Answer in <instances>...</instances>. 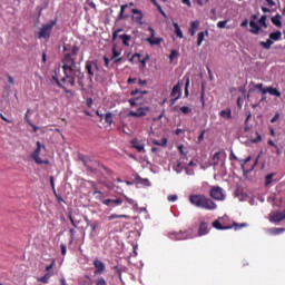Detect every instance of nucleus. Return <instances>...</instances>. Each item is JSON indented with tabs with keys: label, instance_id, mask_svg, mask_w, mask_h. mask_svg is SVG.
<instances>
[{
	"label": "nucleus",
	"instance_id": "9",
	"mask_svg": "<svg viewBox=\"0 0 285 285\" xmlns=\"http://www.w3.org/2000/svg\"><path fill=\"white\" fill-rule=\"evenodd\" d=\"M170 97H171V104H175V101H177V99L181 97V85L177 83L173 88Z\"/></svg>",
	"mask_w": 285,
	"mask_h": 285
},
{
	"label": "nucleus",
	"instance_id": "61",
	"mask_svg": "<svg viewBox=\"0 0 285 285\" xmlns=\"http://www.w3.org/2000/svg\"><path fill=\"white\" fill-rule=\"evenodd\" d=\"M45 277H46L48 281H50V277H52V272H48V273L45 275Z\"/></svg>",
	"mask_w": 285,
	"mask_h": 285
},
{
	"label": "nucleus",
	"instance_id": "64",
	"mask_svg": "<svg viewBox=\"0 0 285 285\" xmlns=\"http://www.w3.org/2000/svg\"><path fill=\"white\" fill-rule=\"evenodd\" d=\"M268 145L273 146L274 148H277V145L273 140H268Z\"/></svg>",
	"mask_w": 285,
	"mask_h": 285
},
{
	"label": "nucleus",
	"instance_id": "16",
	"mask_svg": "<svg viewBox=\"0 0 285 285\" xmlns=\"http://www.w3.org/2000/svg\"><path fill=\"white\" fill-rule=\"evenodd\" d=\"M249 32H252V35H259V30H261V28H259V26H257V22H255V21H249Z\"/></svg>",
	"mask_w": 285,
	"mask_h": 285
},
{
	"label": "nucleus",
	"instance_id": "45",
	"mask_svg": "<svg viewBox=\"0 0 285 285\" xmlns=\"http://www.w3.org/2000/svg\"><path fill=\"white\" fill-rule=\"evenodd\" d=\"M256 139H252V144H257V141H262V135H259V132H256Z\"/></svg>",
	"mask_w": 285,
	"mask_h": 285
},
{
	"label": "nucleus",
	"instance_id": "42",
	"mask_svg": "<svg viewBox=\"0 0 285 285\" xmlns=\"http://www.w3.org/2000/svg\"><path fill=\"white\" fill-rule=\"evenodd\" d=\"M155 6H156L157 10L160 12V14H163V17L166 18L167 17L166 12L164 11V9H161V6L159 3H156Z\"/></svg>",
	"mask_w": 285,
	"mask_h": 285
},
{
	"label": "nucleus",
	"instance_id": "31",
	"mask_svg": "<svg viewBox=\"0 0 285 285\" xmlns=\"http://www.w3.org/2000/svg\"><path fill=\"white\" fill-rule=\"evenodd\" d=\"M213 226H214V228H217V230H226V228H228V227L222 226V224L219 223V220H215V222L213 223Z\"/></svg>",
	"mask_w": 285,
	"mask_h": 285
},
{
	"label": "nucleus",
	"instance_id": "59",
	"mask_svg": "<svg viewBox=\"0 0 285 285\" xmlns=\"http://www.w3.org/2000/svg\"><path fill=\"white\" fill-rule=\"evenodd\" d=\"M129 104H130V106H137V100H135V99H129Z\"/></svg>",
	"mask_w": 285,
	"mask_h": 285
},
{
	"label": "nucleus",
	"instance_id": "28",
	"mask_svg": "<svg viewBox=\"0 0 285 285\" xmlns=\"http://www.w3.org/2000/svg\"><path fill=\"white\" fill-rule=\"evenodd\" d=\"M273 177H275V174H268L265 177V186H271V184H273Z\"/></svg>",
	"mask_w": 285,
	"mask_h": 285
},
{
	"label": "nucleus",
	"instance_id": "6",
	"mask_svg": "<svg viewBox=\"0 0 285 285\" xmlns=\"http://www.w3.org/2000/svg\"><path fill=\"white\" fill-rule=\"evenodd\" d=\"M149 32H151L150 37L146 39V41L150 45V46H161V41H164V39L161 38H155V29H153V27L148 28Z\"/></svg>",
	"mask_w": 285,
	"mask_h": 285
},
{
	"label": "nucleus",
	"instance_id": "58",
	"mask_svg": "<svg viewBox=\"0 0 285 285\" xmlns=\"http://www.w3.org/2000/svg\"><path fill=\"white\" fill-rule=\"evenodd\" d=\"M183 3H185L186 6H188V8H190L193 4L190 3V0H183Z\"/></svg>",
	"mask_w": 285,
	"mask_h": 285
},
{
	"label": "nucleus",
	"instance_id": "32",
	"mask_svg": "<svg viewBox=\"0 0 285 285\" xmlns=\"http://www.w3.org/2000/svg\"><path fill=\"white\" fill-rule=\"evenodd\" d=\"M178 57H179V51L173 49V50L170 51V55H169L170 61H173L174 59H177Z\"/></svg>",
	"mask_w": 285,
	"mask_h": 285
},
{
	"label": "nucleus",
	"instance_id": "19",
	"mask_svg": "<svg viewBox=\"0 0 285 285\" xmlns=\"http://www.w3.org/2000/svg\"><path fill=\"white\" fill-rule=\"evenodd\" d=\"M282 39V31L272 32L269 35L271 41H279Z\"/></svg>",
	"mask_w": 285,
	"mask_h": 285
},
{
	"label": "nucleus",
	"instance_id": "46",
	"mask_svg": "<svg viewBox=\"0 0 285 285\" xmlns=\"http://www.w3.org/2000/svg\"><path fill=\"white\" fill-rule=\"evenodd\" d=\"M255 88H256L257 90H261V92H263V94H264V90H266V88H264V83L255 85Z\"/></svg>",
	"mask_w": 285,
	"mask_h": 285
},
{
	"label": "nucleus",
	"instance_id": "2",
	"mask_svg": "<svg viewBox=\"0 0 285 285\" xmlns=\"http://www.w3.org/2000/svg\"><path fill=\"white\" fill-rule=\"evenodd\" d=\"M41 150H47L46 149V145L42 144L41 141H37L36 142V149L33 150V153L31 154V158L33 159V161L36 164H39V165H48L50 164V160L48 159H42L41 157Z\"/></svg>",
	"mask_w": 285,
	"mask_h": 285
},
{
	"label": "nucleus",
	"instance_id": "11",
	"mask_svg": "<svg viewBox=\"0 0 285 285\" xmlns=\"http://www.w3.org/2000/svg\"><path fill=\"white\" fill-rule=\"evenodd\" d=\"M205 208V210H216L217 209V204H215V202H213L210 198H207L205 196L204 200H203V207Z\"/></svg>",
	"mask_w": 285,
	"mask_h": 285
},
{
	"label": "nucleus",
	"instance_id": "54",
	"mask_svg": "<svg viewBox=\"0 0 285 285\" xmlns=\"http://www.w3.org/2000/svg\"><path fill=\"white\" fill-rule=\"evenodd\" d=\"M7 77H8L9 83L14 85V78H12V76H10V75H8Z\"/></svg>",
	"mask_w": 285,
	"mask_h": 285
},
{
	"label": "nucleus",
	"instance_id": "24",
	"mask_svg": "<svg viewBox=\"0 0 285 285\" xmlns=\"http://www.w3.org/2000/svg\"><path fill=\"white\" fill-rule=\"evenodd\" d=\"M199 235H206L208 233V226L206 223H202L198 230Z\"/></svg>",
	"mask_w": 285,
	"mask_h": 285
},
{
	"label": "nucleus",
	"instance_id": "8",
	"mask_svg": "<svg viewBox=\"0 0 285 285\" xmlns=\"http://www.w3.org/2000/svg\"><path fill=\"white\" fill-rule=\"evenodd\" d=\"M132 12V21H135L136 23H139V26H144V12H141V10L139 9H131Z\"/></svg>",
	"mask_w": 285,
	"mask_h": 285
},
{
	"label": "nucleus",
	"instance_id": "38",
	"mask_svg": "<svg viewBox=\"0 0 285 285\" xmlns=\"http://www.w3.org/2000/svg\"><path fill=\"white\" fill-rule=\"evenodd\" d=\"M188 86H190V78H186L185 97H188Z\"/></svg>",
	"mask_w": 285,
	"mask_h": 285
},
{
	"label": "nucleus",
	"instance_id": "39",
	"mask_svg": "<svg viewBox=\"0 0 285 285\" xmlns=\"http://www.w3.org/2000/svg\"><path fill=\"white\" fill-rule=\"evenodd\" d=\"M177 239H188V235L186 233H179L176 235Z\"/></svg>",
	"mask_w": 285,
	"mask_h": 285
},
{
	"label": "nucleus",
	"instance_id": "12",
	"mask_svg": "<svg viewBox=\"0 0 285 285\" xmlns=\"http://www.w3.org/2000/svg\"><path fill=\"white\" fill-rule=\"evenodd\" d=\"M94 266L96 268L95 275H101V273H104V271H106V264H104V262L96 259L94 262Z\"/></svg>",
	"mask_w": 285,
	"mask_h": 285
},
{
	"label": "nucleus",
	"instance_id": "57",
	"mask_svg": "<svg viewBox=\"0 0 285 285\" xmlns=\"http://www.w3.org/2000/svg\"><path fill=\"white\" fill-rule=\"evenodd\" d=\"M139 63H141L142 68H146V59H139Z\"/></svg>",
	"mask_w": 285,
	"mask_h": 285
},
{
	"label": "nucleus",
	"instance_id": "51",
	"mask_svg": "<svg viewBox=\"0 0 285 285\" xmlns=\"http://www.w3.org/2000/svg\"><path fill=\"white\" fill-rule=\"evenodd\" d=\"M265 1L269 6V8H273V6H275V1L273 0H265Z\"/></svg>",
	"mask_w": 285,
	"mask_h": 285
},
{
	"label": "nucleus",
	"instance_id": "52",
	"mask_svg": "<svg viewBox=\"0 0 285 285\" xmlns=\"http://www.w3.org/2000/svg\"><path fill=\"white\" fill-rule=\"evenodd\" d=\"M277 119H279V114H276L273 118H272V124H275V121H277Z\"/></svg>",
	"mask_w": 285,
	"mask_h": 285
},
{
	"label": "nucleus",
	"instance_id": "26",
	"mask_svg": "<svg viewBox=\"0 0 285 285\" xmlns=\"http://www.w3.org/2000/svg\"><path fill=\"white\" fill-rule=\"evenodd\" d=\"M153 144L155 146H163V147H166L168 145V139L166 138H163L160 141L159 140H154Z\"/></svg>",
	"mask_w": 285,
	"mask_h": 285
},
{
	"label": "nucleus",
	"instance_id": "47",
	"mask_svg": "<svg viewBox=\"0 0 285 285\" xmlns=\"http://www.w3.org/2000/svg\"><path fill=\"white\" fill-rule=\"evenodd\" d=\"M38 282H41L42 284H48V279L46 276H42V277H38Z\"/></svg>",
	"mask_w": 285,
	"mask_h": 285
},
{
	"label": "nucleus",
	"instance_id": "41",
	"mask_svg": "<svg viewBox=\"0 0 285 285\" xmlns=\"http://www.w3.org/2000/svg\"><path fill=\"white\" fill-rule=\"evenodd\" d=\"M96 285H108V283H106V279L104 277H100L96 281Z\"/></svg>",
	"mask_w": 285,
	"mask_h": 285
},
{
	"label": "nucleus",
	"instance_id": "18",
	"mask_svg": "<svg viewBox=\"0 0 285 285\" xmlns=\"http://www.w3.org/2000/svg\"><path fill=\"white\" fill-rule=\"evenodd\" d=\"M272 23H274V26L277 28H282V16L276 14L275 17H272Z\"/></svg>",
	"mask_w": 285,
	"mask_h": 285
},
{
	"label": "nucleus",
	"instance_id": "3",
	"mask_svg": "<svg viewBox=\"0 0 285 285\" xmlns=\"http://www.w3.org/2000/svg\"><path fill=\"white\" fill-rule=\"evenodd\" d=\"M52 28H55V21L42 24L40 31L38 32L39 39H50V33L52 32Z\"/></svg>",
	"mask_w": 285,
	"mask_h": 285
},
{
	"label": "nucleus",
	"instance_id": "48",
	"mask_svg": "<svg viewBox=\"0 0 285 285\" xmlns=\"http://www.w3.org/2000/svg\"><path fill=\"white\" fill-rule=\"evenodd\" d=\"M204 135H206V130H203L202 134L198 137V142L202 144L204 141Z\"/></svg>",
	"mask_w": 285,
	"mask_h": 285
},
{
	"label": "nucleus",
	"instance_id": "60",
	"mask_svg": "<svg viewBox=\"0 0 285 285\" xmlns=\"http://www.w3.org/2000/svg\"><path fill=\"white\" fill-rule=\"evenodd\" d=\"M112 55H114V58H117V57H119L121 53H120L119 51H117V50H114V51H112Z\"/></svg>",
	"mask_w": 285,
	"mask_h": 285
},
{
	"label": "nucleus",
	"instance_id": "43",
	"mask_svg": "<svg viewBox=\"0 0 285 285\" xmlns=\"http://www.w3.org/2000/svg\"><path fill=\"white\" fill-rule=\"evenodd\" d=\"M167 199H168V202H177V199H179V196H177V195H169L167 197Z\"/></svg>",
	"mask_w": 285,
	"mask_h": 285
},
{
	"label": "nucleus",
	"instance_id": "55",
	"mask_svg": "<svg viewBox=\"0 0 285 285\" xmlns=\"http://www.w3.org/2000/svg\"><path fill=\"white\" fill-rule=\"evenodd\" d=\"M119 37V31H114L112 33V41Z\"/></svg>",
	"mask_w": 285,
	"mask_h": 285
},
{
	"label": "nucleus",
	"instance_id": "44",
	"mask_svg": "<svg viewBox=\"0 0 285 285\" xmlns=\"http://www.w3.org/2000/svg\"><path fill=\"white\" fill-rule=\"evenodd\" d=\"M52 79L56 81L57 86H59L61 88V82H59V76H57V71L52 76Z\"/></svg>",
	"mask_w": 285,
	"mask_h": 285
},
{
	"label": "nucleus",
	"instance_id": "17",
	"mask_svg": "<svg viewBox=\"0 0 285 285\" xmlns=\"http://www.w3.org/2000/svg\"><path fill=\"white\" fill-rule=\"evenodd\" d=\"M197 28H199V20L193 21L189 27V35L195 37V32H197Z\"/></svg>",
	"mask_w": 285,
	"mask_h": 285
},
{
	"label": "nucleus",
	"instance_id": "34",
	"mask_svg": "<svg viewBox=\"0 0 285 285\" xmlns=\"http://www.w3.org/2000/svg\"><path fill=\"white\" fill-rule=\"evenodd\" d=\"M263 48H265V50H271V47L273 46V40L268 39L266 42H261Z\"/></svg>",
	"mask_w": 285,
	"mask_h": 285
},
{
	"label": "nucleus",
	"instance_id": "40",
	"mask_svg": "<svg viewBox=\"0 0 285 285\" xmlns=\"http://www.w3.org/2000/svg\"><path fill=\"white\" fill-rule=\"evenodd\" d=\"M227 23H228V20L219 21L217 23V28L224 29L226 28Z\"/></svg>",
	"mask_w": 285,
	"mask_h": 285
},
{
	"label": "nucleus",
	"instance_id": "30",
	"mask_svg": "<svg viewBox=\"0 0 285 285\" xmlns=\"http://www.w3.org/2000/svg\"><path fill=\"white\" fill-rule=\"evenodd\" d=\"M105 121H106V124H108L109 126L112 125V112H107V114L105 115Z\"/></svg>",
	"mask_w": 285,
	"mask_h": 285
},
{
	"label": "nucleus",
	"instance_id": "20",
	"mask_svg": "<svg viewBox=\"0 0 285 285\" xmlns=\"http://www.w3.org/2000/svg\"><path fill=\"white\" fill-rule=\"evenodd\" d=\"M119 39L122 41L124 46H126V47L130 46V39H131L130 36H128V35H120Z\"/></svg>",
	"mask_w": 285,
	"mask_h": 285
},
{
	"label": "nucleus",
	"instance_id": "29",
	"mask_svg": "<svg viewBox=\"0 0 285 285\" xmlns=\"http://www.w3.org/2000/svg\"><path fill=\"white\" fill-rule=\"evenodd\" d=\"M284 228H277V227H275V228H272V229H269V233H271V235H279V234H282V233H284Z\"/></svg>",
	"mask_w": 285,
	"mask_h": 285
},
{
	"label": "nucleus",
	"instance_id": "50",
	"mask_svg": "<svg viewBox=\"0 0 285 285\" xmlns=\"http://www.w3.org/2000/svg\"><path fill=\"white\" fill-rule=\"evenodd\" d=\"M53 267H55V261H52L51 264L46 267V271L50 272V271H52Z\"/></svg>",
	"mask_w": 285,
	"mask_h": 285
},
{
	"label": "nucleus",
	"instance_id": "4",
	"mask_svg": "<svg viewBox=\"0 0 285 285\" xmlns=\"http://www.w3.org/2000/svg\"><path fill=\"white\" fill-rule=\"evenodd\" d=\"M210 197L216 199V202H224L226 199V194H224V189L222 187H212L210 189Z\"/></svg>",
	"mask_w": 285,
	"mask_h": 285
},
{
	"label": "nucleus",
	"instance_id": "22",
	"mask_svg": "<svg viewBox=\"0 0 285 285\" xmlns=\"http://www.w3.org/2000/svg\"><path fill=\"white\" fill-rule=\"evenodd\" d=\"M108 219L109 222H112V219H130V216L112 214L108 217Z\"/></svg>",
	"mask_w": 285,
	"mask_h": 285
},
{
	"label": "nucleus",
	"instance_id": "27",
	"mask_svg": "<svg viewBox=\"0 0 285 285\" xmlns=\"http://www.w3.org/2000/svg\"><path fill=\"white\" fill-rule=\"evenodd\" d=\"M220 155H222V153H219V151L214 154V156H213V166H218L219 165Z\"/></svg>",
	"mask_w": 285,
	"mask_h": 285
},
{
	"label": "nucleus",
	"instance_id": "25",
	"mask_svg": "<svg viewBox=\"0 0 285 285\" xmlns=\"http://www.w3.org/2000/svg\"><path fill=\"white\" fill-rule=\"evenodd\" d=\"M126 8H128V4H122L120 7V13L118 16V19H128V16L124 14V12L126 11Z\"/></svg>",
	"mask_w": 285,
	"mask_h": 285
},
{
	"label": "nucleus",
	"instance_id": "56",
	"mask_svg": "<svg viewBox=\"0 0 285 285\" xmlns=\"http://www.w3.org/2000/svg\"><path fill=\"white\" fill-rule=\"evenodd\" d=\"M186 175H195V170H193V169H186Z\"/></svg>",
	"mask_w": 285,
	"mask_h": 285
},
{
	"label": "nucleus",
	"instance_id": "49",
	"mask_svg": "<svg viewBox=\"0 0 285 285\" xmlns=\"http://www.w3.org/2000/svg\"><path fill=\"white\" fill-rule=\"evenodd\" d=\"M79 159H80L81 161H83V165L87 166V168H90V166L88 165V161L86 160V157L80 156Z\"/></svg>",
	"mask_w": 285,
	"mask_h": 285
},
{
	"label": "nucleus",
	"instance_id": "15",
	"mask_svg": "<svg viewBox=\"0 0 285 285\" xmlns=\"http://www.w3.org/2000/svg\"><path fill=\"white\" fill-rule=\"evenodd\" d=\"M92 68H97V65L88 61L86 63V70L88 72V75L90 76V79H92L95 77V71H92Z\"/></svg>",
	"mask_w": 285,
	"mask_h": 285
},
{
	"label": "nucleus",
	"instance_id": "14",
	"mask_svg": "<svg viewBox=\"0 0 285 285\" xmlns=\"http://www.w3.org/2000/svg\"><path fill=\"white\" fill-rule=\"evenodd\" d=\"M102 204H105V206H112V204H116V206H121L124 204V200H121L120 198L105 199Z\"/></svg>",
	"mask_w": 285,
	"mask_h": 285
},
{
	"label": "nucleus",
	"instance_id": "21",
	"mask_svg": "<svg viewBox=\"0 0 285 285\" xmlns=\"http://www.w3.org/2000/svg\"><path fill=\"white\" fill-rule=\"evenodd\" d=\"M175 33L179 39H184V32L181 31V28H179V23L174 22Z\"/></svg>",
	"mask_w": 285,
	"mask_h": 285
},
{
	"label": "nucleus",
	"instance_id": "33",
	"mask_svg": "<svg viewBox=\"0 0 285 285\" xmlns=\"http://www.w3.org/2000/svg\"><path fill=\"white\" fill-rule=\"evenodd\" d=\"M132 147L136 148L138 153H144V144H137L136 141H134Z\"/></svg>",
	"mask_w": 285,
	"mask_h": 285
},
{
	"label": "nucleus",
	"instance_id": "10",
	"mask_svg": "<svg viewBox=\"0 0 285 285\" xmlns=\"http://www.w3.org/2000/svg\"><path fill=\"white\" fill-rule=\"evenodd\" d=\"M269 222H272L273 224L284 222V213H282V212H272L269 214Z\"/></svg>",
	"mask_w": 285,
	"mask_h": 285
},
{
	"label": "nucleus",
	"instance_id": "7",
	"mask_svg": "<svg viewBox=\"0 0 285 285\" xmlns=\"http://www.w3.org/2000/svg\"><path fill=\"white\" fill-rule=\"evenodd\" d=\"M148 110H150V107H140L137 109V111H129V117H136L137 119L141 117H146L148 115Z\"/></svg>",
	"mask_w": 285,
	"mask_h": 285
},
{
	"label": "nucleus",
	"instance_id": "62",
	"mask_svg": "<svg viewBox=\"0 0 285 285\" xmlns=\"http://www.w3.org/2000/svg\"><path fill=\"white\" fill-rule=\"evenodd\" d=\"M242 28H246L248 26V20H245L240 23Z\"/></svg>",
	"mask_w": 285,
	"mask_h": 285
},
{
	"label": "nucleus",
	"instance_id": "37",
	"mask_svg": "<svg viewBox=\"0 0 285 285\" xmlns=\"http://www.w3.org/2000/svg\"><path fill=\"white\" fill-rule=\"evenodd\" d=\"M204 37L205 35L203 31L198 33L197 46H202V43H204Z\"/></svg>",
	"mask_w": 285,
	"mask_h": 285
},
{
	"label": "nucleus",
	"instance_id": "13",
	"mask_svg": "<svg viewBox=\"0 0 285 285\" xmlns=\"http://www.w3.org/2000/svg\"><path fill=\"white\" fill-rule=\"evenodd\" d=\"M263 95H272V97H282V92H279V90L273 87H267L266 90H263Z\"/></svg>",
	"mask_w": 285,
	"mask_h": 285
},
{
	"label": "nucleus",
	"instance_id": "53",
	"mask_svg": "<svg viewBox=\"0 0 285 285\" xmlns=\"http://www.w3.org/2000/svg\"><path fill=\"white\" fill-rule=\"evenodd\" d=\"M248 161H250V157H247L246 159L240 160L242 166H244V164H248Z\"/></svg>",
	"mask_w": 285,
	"mask_h": 285
},
{
	"label": "nucleus",
	"instance_id": "5",
	"mask_svg": "<svg viewBox=\"0 0 285 285\" xmlns=\"http://www.w3.org/2000/svg\"><path fill=\"white\" fill-rule=\"evenodd\" d=\"M206 196L204 195H190L189 202L193 206H196V208H202L204 206V199Z\"/></svg>",
	"mask_w": 285,
	"mask_h": 285
},
{
	"label": "nucleus",
	"instance_id": "36",
	"mask_svg": "<svg viewBox=\"0 0 285 285\" xmlns=\"http://www.w3.org/2000/svg\"><path fill=\"white\" fill-rule=\"evenodd\" d=\"M266 14L262 16L261 19L258 20V23H261V26H263L264 28H268V24H266Z\"/></svg>",
	"mask_w": 285,
	"mask_h": 285
},
{
	"label": "nucleus",
	"instance_id": "23",
	"mask_svg": "<svg viewBox=\"0 0 285 285\" xmlns=\"http://www.w3.org/2000/svg\"><path fill=\"white\" fill-rule=\"evenodd\" d=\"M220 117H223V119H232L233 114H232L230 109L222 110Z\"/></svg>",
	"mask_w": 285,
	"mask_h": 285
},
{
	"label": "nucleus",
	"instance_id": "35",
	"mask_svg": "<svg viewBox=\"0 0 285 285\" xmlns=\"http://www.w3.org/2000/svg\"><path fill=\"white\" fill-rule=\"evenodd\" d=\"M180 110L183 115H190V112H193V109L188 106L180 107Z\"/></svg>",
	"mask_w": 285,
	"mask_h": 285
},
{
	"label": "nucleus",
	"instance_id": "63",
	"mask_svg": "<svg viewBox=\"0 0 285 285\" xmlns=\"http://www.w3.org/2000/svg\"><path fill=\"white\" fill-rule=\"evenodd\" d=\"M60 248H61L62 255H66V245H61Z\"/></svg>",
	"mask_w": 285,
	"mask_h": 285
},
{
	"label": "nucleus",
	"instance_id": "1",
	"mask_svg": "<svg viewBox=\"0 0 285 285\" xmlns=\"http://www.w3.org/2000/svg\"><path fill=\"white\" fill-rule=\"evenodd\" d=\"M61 68L62 75L59 76L61 81L75 86V79L81 75V69L77 67V62H75V58L70 53L65 55Z\"/></svg>",
	"mask_w": 285,
	"mask_h": 285
}]
</instances>
